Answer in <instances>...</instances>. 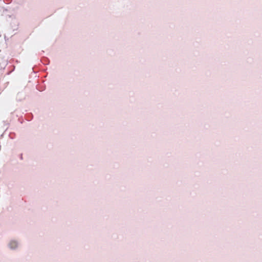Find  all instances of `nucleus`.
I'll return each instance as SVG.
<instances>
[{
	"label": "nucleus",
	"mask_w": 262,
	"mask_h": 262,
	"mask_svg": "<svg viewBox=\"0 0 262 262\" xmlns=\"http://www.w3.org/2000/svg\"><path fill=\"white\" fill-rule=\"evenodd\" d=\"M9 246L10 248L14 249L17 247V243L15 241H11L9 244Z\"/></svg>",
	"instance_id": "1"
}]
</instances>
